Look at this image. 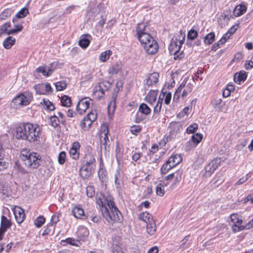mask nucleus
<instances>
[{"mask_svg": "<svg viewBox=\"0 0 253 253\" xmlns=\"http://www.w3.org/2000/svg\"><path fill=\"white\" fill-rule=\"evenodd\" d=\"M96 203L102 215L109 222L121 221V212L115 206L114 199L111 196L106 197L100 195L96 199Z\"/></svg>", "mask_w": 253, "mask_h": 253, "instance_id": "obj_1", "label": "nucleus"}, {"mask_svg": "<svg viewBox=\"0 0 253 253\" xmlns=\"http://www.w3.org/2000/svg\"><path fill=\"white\" fill-rule=\"evenodd\" d=\"M41 131V127L36 124H23L17 127L15 136L18 139L34 142L39 138Z\"/></svg>", "mask_w": 253, "mask_h": 253, "instance_id": "obj_2", "label": "nucleus"}, {"mask_svg": "<svg viewBox=\"0 0 253 253\" xmlns=\"http://www.w3.org/2000/svg\"><path fill=\"white\" fill-rule=\"evenodd\" d=\"M185 35L180 32L176 36H174L171 42L169 47V52L174 55L175 60H179L184 57L183 52H180L181 45L184 42Z\"/></svg>", "mask_w": 253, "mask_h": 253, "instance_id": "obj_3", "label": "nucleus"}, {"mask_svg": "<svg viewBox=\"0 0 253 253\" xmlns=\"http://www.w3.org/2000/svg\"><path fill=\"white\" fill-rule=\"evenodd\" d=\"M20 159L26 167L32 169L37 168L41 162V157L39 155L36 153H30L26 150L22 151Z\"/></svg>", "mask_w": 253, "mask_h": 253, "instance_id": "obj_4", "label": "nucleus"}, {"mask_svg": "<svg viewBox=\"0 0 253 253\" xmlns=\"http://www.w3.org/2000/svg\"><path fill=\"white\" fill-rule=\"evenodd\" d=\"M146 25L145 23H139L136 27L137 37L143 47L148 43L153 38L147 33Z\"/></svg>", "mask_w": 253, "mask_h": 253, "instance_id": "obj_5", "label": "nucleus"}, {"mask_svg": "<svg viewBox=\"0 0 253 253\" xmlns=\"http://www.w3.org/2000/svg\"><path fill=\"white\" fill-rule=\"evenodd\" d=\"M192 84L190 83L187 84L186 81L184 80L175 91L173 100H178L180 95L183 98L186 97L192 91Z\"/></svg>", "mask_w": 253, "mask_h": 253, "instance_id": "obj_6", "label": "nucleus"}, {"mask_svg": "<svg viewBox=\"0 0 253 253\" xmlns=\"http://www.w3.org/2000/svg\"><path fill=\"white\" fill-rule=\"evenodd\" d=\"M221 163L220 158H215L210 162L205 168L203 177L207 178L211 176Z\"/></svg>", "mask_w": 253, "mask_h": 253, "instance_id": "obj_7", "label": "nucleus"}, {"mask_svg": "<svg viewBox=\"0 0 253 253\" xmlns=\"http://www.w3.org/2000/svg\"><path fill=\"white\" fill-rule=\"evenodd\" d=\"M32 99V95L29 93L21 94L13 100V103L16 106H26L30 103Z\"/></svg>", "mask_w": 253, "mask_h": 253, "instance_id": "obj_8", "label": "nucleus"}, {"mask_svg": "<svg viewBox=\"0 0 253 253\" xmlns=\"http://www.w3.org/2000/svg\"><path fill=\"white\" fill-rule=\"evenodd\" d=\"M91 99L88 97H85L82 99L77 105V112L82 115L85 112L86 110L89 108L91 103Z\"/></svg>", "mask_w": 253, "mask_h": 253, "instance_id": "obj_9", "label": "nucleus"}, {"mask_svg": "<svg viewBox=\"0 0 253 253\" xmlns=\"http://www.w3.org/2000/svg\"><path fill=\"white\" fill-rule=\"evenodd\" d=\"M143 47L146 52L149 54H155L157 52L159 49L157 42L154 39L151 41H149V42L145 44Z\"/></svg>", "mask_w": 253, "mask_h": 253, "instance_id": "obj_10", "label": "nucleus"}, {"mask_svg": "<svg viewBox=\"0 0 253 253\" xmlns=\"http://www.w3.org/2000/svg\"><path fill=\"white\" fill-rule=\"evenodd\" d=\"M57 64L55 62L52 63L50 66H41L37 69L38 73H41L43 76L48 77L51 75L54 71Z\"/></svg>", "mask_w": 253, "mask_h": 253, "instance_id": "obj_11", "label": "nucleus"}, {"mask_svg": "<svg viewBox=\"0 0 253 253\" xmlns=\"http://www.w3.org/2000/svg\"><path fill=\"white\" fill-rule=\"evenodd\" d=\"M150 112L151 109L145 103L141 104L139 107L138 111L136 115L135 122L136 123H140L143 120L142 117H139V113H141L144 115H148Z\"/></svg>", "mask_w": 253, "mask_h": 253, "instance_id": "obj_12", "label": "nucleus"}, {"mask_svg": "<svg viewBox=\"0 0 253 253\" xmlns=\"http://www.w3.org/2000/svg\"><path fill=\"white\" fill-rule=\"evenodd\" d=\"M159 74L158 73L154 72L147 76L144 82L145 88L156 84L159 81Z\"/></svg>", "mask_w": 253, "mask_h": 253, "instance_id": "obj_13", "label": "nucleus"}, {"mask_svg": "<svg viewBox=\"0 0 253 253\" xmlns=\"http://www.w3.org/2000/svg\"><path fill=\"white\" fill-rule=\"evenodd\" d=\"M13 211L17 223L20 224L23 222L25 218V213L23 210L19 207H15L13 209Z\"/></svg>", "mask_w": 253, "mask_h": 253, "instance_id": "obj_14", "label": "nucleus"}, {"mask_svg": "<svg viewBox=\"0 0 253 253\" xmlns=\"http://www.w3.org/2000/svg\"><path fill=\"white\" fill-rule=\"evenodd\" d=\"M237 29V28H236V25L231 27L228 32L225 34H224L222 38L217 42V45L219 44L224 43L229 38L230 36L236 32Z\"/></svg>", "mask_w": 253, "mask_h": 253, "instance_id": "obj_15", "label": "nucleus"}, {"mask_svg": "<svg viewBox=\"0 0 253 253\" xmlns=\"http://www.w3.org/2000/svg\"><path fill=\"white\" fill-rule=\"evenodd\" d=\"M80 147V144L78 142L73 143L72 148L70 149L69 153L74 159H78L79 157L78 150Z\"/></svg>", "mask_w": 253, "mask_h": 253, "instance_id": "obj_16", "label": "nucleus"}, {"mask_svg": "<svg viewBox=\"0 0 253 253\" xmlns=\"http://www.w3.org/2000/svg\"><path fill=\"white\" fill-rule=\"evenodd\" d=\"M91 169L90 166L84 165L80 169V176L84 178H87L91 174Z\"/></svg>", "mask_w": 253, "mask_h": 253, "instance_id": "obj_17", "label": "nucleus"}, {"mask_svg": "<svg viewBox=\"0 0 253 253\" xmlns=\"http://www.w3.org/2000/svg\"><path fill=\"white\" fill-rule=\"evenodd\" d=\"M72 213L74 216L79 218H85V216L84 214V211L80 206H75L72 209Z\"/></svg>", "mask_w": 253, "mask_h": 253, "instance_id": "obj_18", "label": "nucleus"}, {"mask_svg": "<svg viewBox=\"0 0 253 253\" xmlns=\"http://www.w3.org/2000/svg\"><path fill=\"white\" fill-rule=\"evenodd\" d=\"M122 65L120 62H116L112 64L108 68L109 74L114 75L117 74L122 69Z\"/></svg>", "mask_w": 253, "mask_h": 253, "instance_id": "obj_19", "label": "nucleus"}, {"mask_svg": "<svg viewBox=\"0 0 253 253\" xmlns=\"http://www.w3.org/2000/svg\"><path fill=\"white\" fill-rule=\"evenodd\" d=\"M157 91L154 90H150L145 97L146 101L153 105L157 100Z\"/></svg>", "mask_w": 253, "mask_h": 253, "instance_id": "obj_20", "label": "nucleus"}, {"mask_svg": "<svg viewBox=\"0 0 253 253\" xmlns=\"http://www.w3.org/2000/svg\"><path fill=\"white\" fill-rule=\"evenodd\" d=\"M168 161L169 163L171 164L172 166L175 167L181 162L182 157L179 154L172 155L169 158Z\"/></svg>", "mask_w": 253, "mask_h": 253, "instance_id": "obj_21", "label": "nucleus"}, {"mask_svg": "<svg viewBox=\"0 0 253 253\" xmlns=\"http://www.w3.org/2000/svg\"><path fill=\"white\" fill-rule=\"evenodd\" d=\"M11 27L9 23H6L2 25L0 27V37H1L3 34H6L7 35H11L14 34V31H11V29H9Z\"/></svg>", "mask_w": 253, "mask_h": 253, "instance_id": "obj_22", "label": "nucleus"}, {"mask_svg": "<svg viewBox=\"0 0 253 253\" xmlns=\"http://www.w3.org/2000/svg\"><path fill=\"white\" fill-rule=\"evenodd\" d=\"M182 125L180 122H171L169 126L170 131L173 133H178L182 129Z\"/></svg>", "mask_w": 253, "mask_h": 253, "instance_id": "obj_23", "label": "nucleus"}, {"mask_svg": "<svg viewBox=\"0 0 253 253\" xmlns=\"http://www.w3.org/2000/svg\"><path fill=\"white\" fill-rule=\"evenodd\" d=\"M85 165L91 167L95 162L94 156L92 152H87L84 156Z\"/></svg>", "mask_w": 253, "mask_h": 253, "instance_id": "obj_24", "label": "nucleus"}, {"mask_svg": "<svg viewBox=\"0 0 253 253\" xmlns=\"http://www.w3.org/2000/svg\"><path fill=\"white\" fill-rule=\"evenodd\" d=\"M101 131V141L102 143H104V144H107V141H109V139L107 136V134L108 133L107 126L105 125L102 126Z\"/></svg>", "mask_w": 253, "mask_h": 253, "instance_id": "obj_25", "label": "nucleus"}, {"mask_svg": "<svg viewBox=\"0 0 253 253\" xmlns=\"http://www.w3.org/2000/svg\"><path fill=\"white\" fill-rule=\"evenodd\" d=\"M211 104L214 108L218 109L220 111L222 110V108L225 104L221 99L217 97L212 99L211 101Z\"/></svg>", "mask_w": 253, "mask_h": 253, "instance_id": "obj_26", "label": "nucleus"}, {"mask_svg": "<svg viewBox=\"0 0 253 253\" xmlns=\"http://www.w3.org/2000/svg\"><path fill=\"white\" fill-rule=\"evenodd\" d=\"M146 228L148 233L151 235H153L156 230V225L155 221L151 219L150 221L147 223Z\"/></svg>", "mask_w": 253, "mask_h": 253, "instance_id": "obj_27", "label": "nucleus"}, {"mask_svg": "<svg viewBox=\"0 0 253 253\" xmlns=\"http://www.w3.org/2000/svg\"><path fill=\"white\" fill-rule=\"evenodd\" d=\"M242 223L243 220L238 218V231L244 229H249L253 227V218L246 224L241 225Z\"/></svg>", "mask_w": 253, "mask_h": 253, "instance_id": "obj_28", "label": "nucleus"}, {"mask_svg": "<svg viewBox=\"0 0 253 253\" xmlns=\"http://www.w3.org/2000/svg\"><path fill=\"white\" fill-rule=\"evenodd\" d=\"M15 38L13 37H8L3 42V46L6 49H9L14 44Z\"/></svg>", "mask_w": 253, "mask_h": 253, "instance_id": "obj_29", "label": "nucleus"}, {"mask_svg": "<svg viewBox=\"0 0 253 253\" xmlns=\"http://www.w3.org/2000/svg\"><path fill=\"white\" fill-rule=\"evenodd\" d=\"M11 222L10 219H8L4 215L1 217V226L0 227L7 230L8 228L11 226Z\"/></svg>", "mask_w": 253, "mask_h": 253, "instance_id": "obj_30", "label": "nucleus"}, {"mask_svg": "<svg viewBox=\"0 0 253 253\" xmlns=\"http://www.w3.org/2000/svg\"><path fill=\"white\" fill-rule=\"evenodd\" d=\"M41 104L43 108L47 111H51L55 109L54 105L47 99H43Z\"/></svg>", "mask_w": 253, "mask_h": 253, "instance_id": "obj_31", "label": "nucleus"}, {"mask_svg": "<svg viewBox=\"0 0 253 253\" xmlns=\"http://www.w3.org/2000/svg\"><path fill=\"white\" fill-rule=\"evenodd\" d=\"M105 91L102 90L101 86L98 84L93 89V93L97 98H100L104 94Z\"/></svg>", "mask_w": 253, "mask_h": 253, "instance_id": "obj_32", "label": "nucleus"}, {"mask_svg": "<svg viewBox=\"0 0 253 253\" xmlns=\"http://www.w3.org/2000/svg\"><path fill=\"white\" fill-rule=\"evenodd\" d=\"M79 243L80 242L78 241L71 238H67L66 240H63L61 241V244L62 246H65L67 244H69L72 246H79L78 243Z\"/></svg>", "mask_w": 253, "mask_h": 253, "instance_id": "obj_33", "label": "nucleus"}, {"mask_svg": "<svg viewBox=\"0 0 253 253\" xmlns=\"http://www.w3.org/2000/svg\"><path fill=\"white\" fill-rule=\"evenodd\" d=\"M215 40V35L213 32L207 34L204 38V43L206 44H211Z\"/></svg>", "mask_w": 253, "mask_h": 253, "instance_id": "obj_34", "label": "nucleus"}, {"mask_svg": "<svg viewBox=\"0 0 253 253\" xmlns=\"http://www.w3.org/2000/svg\"><path fill=\"white\" fill-rule=\"evenodd\" d=\"M112 53L110 50H107L102 52L99 56V60L103 62L106 61L110 58Z\"/></svg>", "mask_w": 253, "mask_h": 253, "instance_id": "obj_35", "label": "nucleus"}, {"mask_svg": "<svg viewBox=\"0 0 253 253\" xmlns=\"http://www.w3.org/2000/svg\"><path fill=\"white\" fill-rule=\"evenodd\" d=\"M138 218L140 220L143 221L146 223L153 219L151 215L147 212H143L139 214Z\"/></svg>", "mask_w": 253, "mask_h": 253, "instance_id": "obj_36", "label": "nucleus"}, {"mask_svg": "<svg viewBox=\"0 0 253 253\" xmlns=\"http://www.w3.org/2000/svg\"><path fill=\"white\" fill-rule=\"evenodd\" d=\"M92 123V122L85 117L81 122V126L84 130H86L91 126Z\"/></svg>", "mask_w": 253, "mask_h": 253, "instance_id": "obj_37", "label": "nucleus"}, {"mask_svg": "<svg viewBox=\"0 0 253 253\" xmlns=\"http://www.w3.org/2000/svg\"><path fill=\"white\" fill-rule=\"evenodd\" d=\"M89 42L90 41L86 38V36H83L79 42V44L82 48H85L88 46Z\"/></svg>", "mask_w": 253, "mask_h": 253, "instance_id": "obj_38", "label": "nucleus"}, {"mask_svg": "<svg viewBox=\"0 0 253 253\" xmlns=\"http://www.w3.org/2000/svg\"><path fill=\"white\" fill-rule=\"evenodd\" d=\"M247 77L248 73L244 70H241L238 72V84L244 83L246 80Z\"/></svg>", "mask_w": 253, "mask_h": 253, "instance_id": "obj_39", "label": "nucleus"}, {"mask_svg": "<svg viewBox=\"0 0 253 253\" xmlns=\"http://www.w3.org/2000/svg\"><path fill=\"white\" fill-rule=\"evenodd\" d=\"M231 222L232 223V228L234 233H236L237 230V214L236 213L232 214L230 215Z\"/></svg>", "mask_w": 253, "mask_h": 253, "instance_id": "obj_40", "label": "nucleus"}, {"mask_svg": "<svg viewBox=\"0 0 253 253\" xmlns=\"http://www.w3.org/2000/svg\"><path fill=\"white\" fill-rule=\"evenodd\" d=\"M202 134L199 133H197L192 135L191 140L192 142L195 144V147L202 141Z\"/></svg>", "mask_w": 253, "mask_h": 253, "instance_id": "obj_41", "label": "nucleus"}, {"mask_svg": "<svg viewBox=\"0 0 253 253\" xmlns=\"http://www.w3.org/2000/svg\"><path fill=\"white\" fill-rule=\"evenodd\" d=\"M61 102L62 106L69 107L71 105V100L68 96L64 95L62 97Z\"/></svg>", "mask_w": 253, "mask_h": 253, "instance_id": "obj_42", "label": "nucleus"}, {"mask_svg": "<svg viewBox=\"0 0 253 253\" xmlns=\"http://www.w3.org/2000/svg\"><path fill=\"white\" fill-rule=\"evenodd\" d=\"M44 84H36L34 86L37 93L40 94H45V92L44 91Z\"/></svg>", "mask_w": 253, "mask_h": 253, "instance_id": "obj_43", "label": "nucleus"}, {"mask_svg": "<svg viewBox=\"0 0 253 253\" xmlns=\"http://www.w3.org/2000/svg\"><path fill=\"white\" fill-rule=\"evenodd\" d=\"M55 85L57 91H61L66 87L67 83L64 81H61L55 83Z\"/></svg>", "mask_w": 253, "mask_h": 253, "instance_id": "obj_44", "label": "nucleus"}, {"mask_svg": "<svg viewBox=\"0 0 253 253\" xmlns=\"http://www.w3.org/2000/svg\"><path fill=\"white\" fill-rule=\"evenodd\" d=\"M173 167H174L172 166L171 164L169 163L168 161H167V162L163 165L161 168V172L163 174H166L169 170Z\"/></svg>", "mask_w": 253, "mask_h": 253, "instance_id": "obj_45", "label": "nucleus"}, {"mask_svg": "<svg viewBox=\"0 0 253 253\" xmlns=\"http://www.w3.org/2000/svg\"><path fill=\"white\" fill-rule=\"evenodd\" d=\"M162 98H161L160 99H164L165 100V103L167 105H169L171 101V94L170 92H165L163 93Z\"/></svg>", "mask_w": 253, "mask_h": 253, "instance_id": "obj_46", "label": "nucleus"}, {"mask_svg": "<svg viewBox=\"0 0 253 253\" xmlns=\"http://www.w3.org/2000/svg\"><path fill=\"white\" fill-rule=\"evenodd\" d=\"M45 219L42 216H39L34 221L35 225L37 227H41L45 222Z\"/></svg>", "mask_w": 253, "mask_h": 253, "instance_id": "obj_47", "label": "nucleus"}, {"mask_svg": "<svg viewBox=\"0 0 253 253\" xmlns=\"http://www.w3.org/2000/svg\"><path fill=\"white\" fill-rule=\"evenodd\" d=\"M164 185L162 183L159 184L156 187V193L158 196H163L165 194Z\"/></svg>", "mask_w": 253, "mask_h": 253, "instance_id": "obj_48", "label": "nucleus"}, {"mask_svg": "<svg viewBox=\"0 0 253 253\" xmlns=\"http://www.w3.org/2000/svg\"><path fill=\"white\" fill-rule=\"evenodd\" d=\"M86 118L89 120L91 122H93L97 118V113L95 110H92L86 116Z\"/></svg>", "mask_w": 253, "mask_h": 253, "instance_id": "obj_49", "label": "nucleus"}, {"mask_svg": "<svg viewBox=\"0 0 253 253\" xmlns=\"http://www.w3.org/2000/svg\"><path fill=\"white\" fill-rule=\"evenodd\" d=\"M198 128V125L196 123H194L190 125L186 129V131L188 133H194Z\"/></svg>", "mask_w": 253, "mask_h": 253, "instance_id": "obj_50", "label": "nucleus"}, {"mask_svg": "<svg viewBox=\"0 0 253 253\" xmlns=\"http://www.w3.org/2000/svg\"><path fill=\"white\" fill-rule=\"evenodd\" d=\"M28 10L26 8H22L16 15L18 18L25 17L28 14Z\"/></svg>", "mask_w": 253, "mask_h": 253, "instance_id": "obj_51", "label": "nucleus"}, {"mask_svg": "<svg viewBox=\"0 0 253 253\" xmlns=\"http://www.w3.org/2000/svg\"><path fill=\"white\" fill-rule=\"evenodd\" d=\"M12 12L10 9H5L0 15V19L1 20L5 19L7 17L10 16Z\"/></svg>", "mask_w": 253, "mask_h": 253, "instance_id": "obj_52", "label": "nucleus"}, {"mask_svg": "<svg viewBox=\"0 0 253 253\" xmlns=\"http://www.w3.org/2000/svg\"><path fill=\"white\" fill-rule=\"evenodd\" d=\"M66 153L64 151L61 152L58 155V162L59 164L63 165L66 160Z\"/></svg>", "mask_w": 253, "mask_h": 253, "instance_id": "obj_53", "label": "nucleus"}, {"mask_svg": "<svg viewBox=\"0 0 253 253\" xmlns=\"http://www.w3.org/2000/svg\"><path fill=\"white\" fill-rule=\"evenodd\" d=\"M161 95H162L161 94L160 96V98H159L156 105L154 107V113H159L161 110L162 105V99H160L161 97Z\"/></svg>", "mask_w": 253, "mask_h": 253, "instance_id": "obj_54", "label": "nucleus"}, {"mask_svg": "<svg viewBox=\"0 0 253 253\" xmlns=\"http://www.w3.org/2000/svg\"><path fill=\"white\" fill-rule=\"evenodd\" d=\"M50 122L51 125L54 127H56L59 125V120L56 116H53L50 118Z\"/></svg>", "mask_w": 253, "mask_h": 253, "instance_id": "obj_55", "label": "nucleus"}, {"mask_svg": "<svg viewBox=\"0 0 253 253\" xmlns=\"http://www.w3.org/2000/svg\"><path fill=\"white\" fill-rule=\"evenodd\" d=\"M101 88H102V90L105 92L109 89L111 87V84L107 81H104L98 84Z\"/></svg>", "mask_w": 253, "mask_h": 253, "instance_id": "obj_56", "label": "nucleus"}, {"mask_svg": "<svg viewBox=\"0 0 253 253\" xmlns=\"http://www.w3.org/2000/svg\"><path fill=\"white\" fill-rule=\"evenodd\" d=\"M198 36V33L194 30H190L187 35V37L189 39L194 40Z\"/></svg>", "mask_w": 253, "mask_h": 253, "instance_id": "obj_57", "label": "nucleus"}, {"mask_svg": "<svg viewBox=\"0 0 253 253\" xmlns=\"http://www.w3.org/2000/svg\"><path fill=\"white\" fill-rule=\"evenodd\" d=\"M95 194V191L92 186H89L86 187V195L88 197H92Z\"/></svg>", "mask_w": 253, "mask_h": 253, "instance_id": "obj_58", "label": "nucleus"}, {"mask_svg": "<svg viewBox=\"0 0 253 253\" xmlns=\"http://www.w3.org/2000/svg\"><path fill=\"white\" fill-rule=\"evenodd\" d=\"M239 8H238V16L245 13L247 11V6L243 4L238 5Z\"/></svg>", "mask_w": 253, "mask_h": 253, "instance_id": "obj_59", "label": "nucleus"}, {"mask_svg": "<svg viewBox=\"0 0 253 253\" xmlns=\"http://www.w3.org/2000/svg\"><path fill=\"white\" fill-rule=\"evenodd\" d=\"M60 214L57 213L52 216L50 225H53L59 221Z\"/></svg>", "mask_w": 253, "mask_h": 253, "instance_id": "obj_60", "label": "nucleus"}, {"mask_svg": "<svg viewBox=\"0 0 253 253\" xmlns=\"http://www.w3.org/2000/svg\"><path fill=\"white\" fill-rule=\"evenodd\" d=\"M112 253H123L121 247L117 245H114L112 246Z\"/></svg>", "mask_w": 253, "mask_h": 253, "instance_id": "obj_61", "label": "nucleus"}, {"mask_svg": "<svg viewBox=\"0 0 253 253\" xmlns=\"http://www.w3.org/2000/svg\"><path fill=\"white\" fill-rule=\"evenodd\" d=\"M189 108L188 107H186L180 113H179L178 116H179L180 117H184L185 116L188 115V114H189Z\"/></svg>", "mask_w": 253, "mask_h": 253, "instance_id": "obj_62", "label": "nucleus"}, {"mask_svg": "<svg viewBox=\"0 0 253 253\" xmlns=\"http://www.w3.org/2000/svg\"><path fill=\"white\" fill-rule=\"evenodd\" d=\"M244 67L246 70H249L253 68V62L249 60L247 61L245 63Z\"/></svg>", "mask_w": 253, "mask_h": 253, "instance_id": "obj_63", "label": "nucleus"}, {"mask_svg": "<svg viewBox=\"0 0 253 253\" xmlns=\"http://www.w3.org/2000/svg\"><path fill=\"white\" fill-rule=\"evenodd\" d=\"M23 29V26L21 25H15L14 29H11V31H14V34L22 31Z\"/></svg>", "mask_w": 253, "mask_h": 253, "instance_id": "obj_64", "label": "nucleus"}]
</instances>
